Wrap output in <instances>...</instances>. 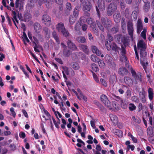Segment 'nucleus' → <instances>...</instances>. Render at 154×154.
<instances>
[{"label":"nucleus","instance_id":"obj_1","mask_svg":"<svg viewBox=\"0 0 154 154\" xmlns=\"http://www.w3.org/2000/svg\"><path fill=\"white\" fill-rule=\"evenodd\" d=\"M116 38L117 39L118 42L119 44H123L125 46H127L129 45V39L125 35H117L116 36Z\"/></svg>","mask_w":154,"mask_h":154},{"label":"nucleus","instance_id":"obj_2","mask_svg":"<svg viewBox=\"0 0 154 154\" xmlns=\"http://www.w3.org/2000/svg\"><path fill=\"white\" fill-rule=\"evenodd\" d=\"M130 71L132 77L134 79V82L135 84H137L138 82H142L143 80L142 76L140 72H138L137 73H136L132 67L130 68Z\"/></svg>","mask_w":154,"mask_h":154},{"label":"nucleus","instance_id":"obj_3","mask_svg":"<svg viewBox=\"0 0 154 154\" xmlns=\"http://www.w3.org/2000/svg\"><path fill=\"white\" fill-rule=\"evenodd\" d=\"M146 49H140V63L146 72V67L145 65L144 61H145V57L147 54L146 52Z\"/></svg>","mask_w":154,"mask_h":154},{"label":"nucleus","instance_id":"obj_4","mask_svg":"<svg viewBox=\"0 0 154 154\" xmlns=\"http://www.w3.org/2000/svg\"><path fill=\"white\" fill-rule=\"evenodd\" d=\"M105 44L107 49L108 51L112 49L113 51L116 52L118 51L120 49L115 43L113 42L112 44L111 42L109 41H106Z\"/></svg>","mask_w":154,"mask_h":154},{"label":"nucleus","instance_id":"obj_5","mask_svg":"<svg viewBox=\"0 0 154 154\" xmlns=\"http://www.w3.org/2000/svg\"><path fill=\"white\" fill-rule=\"evenodd\" d=\"M96 23L98 26L99 28L102 31H104V28L103 26L100 23L98 20H96V22H93L91 24L90 27L92 28V30L94 33H98V29L96 28Z\"/></svg>","mask_w":154,"mask_h":154},{"label":"nucleus","instance_id":"obj_6","mask_svg":"<svg viewBox=\"0 0 154 154\" xmlns=\"http://www.w3.org/2000/svg\"><path fill=\"white\" fill-rule=\"evenodd\" d=\"M117 6L116 4L111 3L108 6L106 9V15L110 16L116 11Z\"/></svg>","mask_w":154,"mask_h":154},{"label":"nucleus","instance_id":"obj_7","mask_svg":"<svg viewBox=\"0 0 154 154\" xmlns=\"http://www.w3.org/2000/svg\"><path fill=\"white\" fill-rule=\"evenodd\" d=\"M104 27L107 30H109L111 26V21L106 17H102L100 19Z\"/></svg>","mask_w":154,"mask_h":154},{"label":"nucleus","instance_id":"obj_8","mask_svg":"<svg viewBox=\"0 0 154 154\" xmlns=\"http://www.w3.org/2000/svg\"><path fill=\"white\" fill-rule=\"evenodd\" d=\"M127 29L129 35L132 38H133V32L134 31L133 27V23L131 21H129L127 23Z\"/></svg>","mask_w":154,"mask_h":154},{"label":"nucleus","instance_id":"obj_9","mask_svg":"<svg viewBox=\"0 0 154 154\" xmlns=\"http://www.w3.org/2000/svg\"><path fill=\"white\" fill-rule=\"evenodd\" d=\"M105 60L109 63V65L112 68H115L116 66V64L113 61V58L109 54H106L105 56Z\"/></svg>","mask_w":154,"mask_h":154},{"label":"nucleus","instance_id":"obj_10","mask_svg":"<svg viewBox=\"0 0 154 154\" xmlns=\"http://www.w3.org/2000/svg\"><path fill=\"white\" fill-rule=\"evenodd\" d=\"M100 98L102 102L106 106L108 107H110L111 103L106 95L102 94L101 95Z\"/></svg>","mask_w":154,"mask_h":154},{"label":"nucleus","instance_id":"obj_11","mask_svg":"<svg viewBox=\"0 0 154 154\" xmlns=\"http://www.w3.org/2000/svg\"><path fill=\"white\" fill-rule=\"evenodd\" d=\"M139 94L141 102L143 103H145L146 101V92L143 88H142L141 91L139 92Z\"/></svg>","mask_w":154,"mask_h":154},{"label":"nucleus","instance_id":"obj_12","mask_svg":"<svg viewBox=\"0 0 154 154\" xmlns=\"http://www.w3.org/2000/svg\"><path fill=\"white\" fill-rule=\"evenodd\" d=\"M68 48L73 51H78V48L76 45L70 40L68 39L67 42Z\"/></svg>","mask_w":154,"mask_h":154},{"label":"nucleus","instance_id":"obj_13","mask_svg":"<svg viewBox=\"0 0 154 154\" xmlns=\"http://www.w3.org/2000/svg\"><path fill=\"white\" fill-rule=\"evenodd\" d=\"M85 18L84 17H82L80 18V23H77L75 25L74 29L75 30L77 31H79L81 29V24L83 23L84 20Z\"/></svg>","mask_w":154,"mask_h":154},{"label":"nucleus","instance_id":"obj_14","mask_svg":"<svg viewBox=\"0 0 154 154\" xmlns=\"http://www.w3.org/2000/svg\"><path fill=\"white\" fill-rule=\"evenodd\" d=\"M91 48L92 51L93 53L96 54L97 56H101V57H103L104 55L101 54V51L99 50L97 47L95 46H91Z\"/></svg>","mask_w":154,"mask_h":154},{"label":"nucleus","instance_id":"obj_15","mask_svg":"<svg viewBox=\"0 0 154 154\" xmlns=\"http://www.w3.org/2000/svg\"><path fill=\"white\" fill-rule=\"evenodd\" d=\"M42 20L45 22V24L47 26H50L51 24V18L47 14L43 15Z\"/></svg>","mask_w":154,"mask_h":154},{"label":"nucleus","instance_id":"obj_16","mask_svg":"<svg viewBox=\"0 0 154 154\" xmlns=\"http://www.w3.org/2000/svg\"><path fill=\"white\" fill-rule=\"evenodd\" d=\"M24 2L21 0H16L15 2V8L21 11L23 8Z\"/></svg>","mask_w":154,"mask_h":154},{"label":"nucleus","instance_id":"obj_17","mask_svg":"<svg viewBox=\"0 0 154 154\" xmlns=\"http://www.w3.org/2000/svg\"><path fill=\"white\" fill-rule=\"evenodd\" d=\"M118 73L122 75H127L128 73V71L127 69L123 67L120 68L118 70Z\"/></svg>","mask_w":154,"mask_h":154},{"label":"nucleus","instance_id":"obj_18","mask_svg":"<svg viewBox=\"0 0 154 154\" xmlns=\"http://www.w3.org/2000/svg\"><path fill=\"white\" fill-rule=\"evenodd\" d=\"M98 5L99 9L101 11H103L105 8V3L104 0H98Z\"/></svg>","mask_w":154,"mask_h":154},{"label":"nucleus","instance_id":"obj_19","mask_svg":"<svg viewBox=\"0 0 154 154\" xmlns=\"http://www.w3.org/2000/svg\"><path fill=\"white\" fill-rule=\"evenodd\" d=\"M33 27L35 32L39 33L40 32L42 26L39 23L37 22L33 24Z\"/></svg>","mask_w":154,"mask_h":154},{"label":"nucleus","instance_id":"obj_20","mask_svg":"<svg viewBox=\"0 0 154 154\" xmlns=\"http://www.w3.org/2000/svg\"><path fill=\"white\" fill-rule=\"evenodd\" d=\"M143 28V26L141 20L138 19L137 23V32L140 33Z\"/></svg>","mask_w":154,"mask_h":154},{"label":"nucleus","instance_id":"obj_21","mask_svg":"<svg viewBox=\"0 0 154 154\" xmlns=\"http://www.w3.org/2000/svg\"><path fill=\"white\" fill-rule=\"evenodd\" d=\"M137 47L138 48L146 49V46L143 40H140L137 43Z\"/></svg>","mask_w":154,"mask_h":154},{"label":"nucleus","instance_id":"obj_22","mask_svg":"<svg viewBox=\"0 0 154 154\" xmlns=\"http://www.w3.org/2000/svg\"><path fill=\"white\" fill-rule=\"evenodd\" d=\"M42 29L45 37L49 38L50 37V30L46 27H44Z\"/></svg>","mask_w":154,"mask_h":154},{"label":"nucleus","instance_id":"obj_23","mask_svg":"<svg viewBox=\"0 0 154 154\" xmlns=\"http://www.w3.org/2000/svg\"><path fill=\"white\" fill-rule=\"evenodd\" d=\"M65 28L64 23L62 22L58 23L56 26V29L59 32H60Z\"/></svg>","mask_w":154,"mask_h":154},{"label":"nucleus","instance_id":"obj_24","mask_svg":"<svg viewBox=\"0 0 154 154\" xmlns=\"http://www.w3.org/2000/svg\"><path fill=\"white\" fill-rule=\"evenodd\" d=\"M150 8V3L149 2H144L143 6V10L145 12H148Z\"/></svg>","mask_w":154,"mask_h":154},{"label":"nucleus","instance_id":"obj_25","mask_svg":"<svg viewBox=\"0 0 154 154\" xmlns=\"http://www.w3.org/2000/svg\"><path fill=\"white\" fill-rule=\"evenodd\" d=\"M24 21L26 22H28L30 21L32 18V15L28 12H26L24 14Z\"/></svg>","mask_w":154,"mask_h":154},{"label":"nucleus","instance_id":"obj_26","mask_svg":"<svg viewBox=\"0 0 154 154\" xmlns=\"http://www.w3.org/2000/svg\"><path fill=\"white\" fill-rule=\"evenodd\" d=\"M91 7V4L90 2H88L83 6V10L84 11H90Z\"/></svg>","mask_w":154,"mask_h":154},{"label":"nucleus","instance_id":"obj_27","mask_svg":"<svg viewBox=\"0 0 154 154\" xmlns=\"http://www.w3.org/2000/svg\"><path fill=\"white\" fill-rule=\"evenodd\" d=\"M80 7L79 6H77L74 8L73 13V16L77 18L79 16V12L80 11Z\"/></svg>","mask_w":154,"mask_h":154},{"label":"nucleus","instance_id":"obj_28","mask_svg":"<svg viewBox=\"0 0 154 154\" xmlns=\"http://www.w3.org/2000/svg\"><path fill=\"white\" fill-rule=\"evenodd\" d=\"M109 32L112 33L113 34H116L117 33L119 30V28L117 25H115L112 28L109 29V30H107Z\"/></svg>","mask_w":154,"mask_h":154},{"label":"nucleus","instance_id":"obj_29","mask_svg":"<svg viewBox=\"0 0 154 154\" xmlns=\"http://www.w3.org/2000/svg\"><path fill=\"white\" fill-rule=\"evenodd\" d=\"M114 21L116 23H119L121 20V15L120 13H115L113 15Z\"/></svg>","mask_w":154,"mask_h":154},{"label":"nucleus","instance_id":"obj_30","mask_svg":"<svg viewBox=\"0 0 154 154\" xmlns=\"http://www.w3.org/2000/svg\"><path fill=\"white\" fill-rule=\"evenodd\" d=\"M148 91L149 99L150 100H152L154 96L153 90L151 88H148Z\"/></svg>","mask_w":154,"mask_h":154},{"label":"nucleus","instance_id":"obj_31","mask_svg":"<svg viewBox=\"0 0 154 154\" xmlns=\"http://www.w3.org/2000/svg\"><path fill=\"white\" fill-rule=\"evenodd\" d=\"M77 18L73 16L72 15H71L69 19V24L70 25H72L75 23Z\"/></svg>","mask_w":154,"mask_h":154},{"label":"nucleus","instance_id":"obj_32","mask_svg":"<svg viewBox=\"0 0 154 154\" xmlns=\"http://www.w3.org/2000/svg\"><path fill=\"white\" fill-rule=\"evenodd\" d=\"M76 39L79 43H84L86 41V39L85 37L82 36L78 37L76 38Z\"/></svg>","mask_w":154,"mask_h":154},{"label":"nucleus","instance_id":"obj_33","mask_svg":"<svg viewBox=\"0 0 154 154\" xmlns=\"http://www.w3.org/2000/svg\"><path fill=\"white\" fill-rule=\"evenodd\" d=\"M110 118L111 121L114 124H116L118 122V118L116 116L111 115L110 116Z\"/></svg>","mask_w":154,"mask_h":154},{"label":"nucleus","instance_id":"obj_34","mask_svg":"<svg viewBox=\"0 0 154 154\" xmlns=\"http://www.w3.org/2000/svg\"><path fill=\"white\" fill-rule=\"evenodd\" d=\"M77 91L79 94L81 98H82L85 101H87V97L83 95L80 89L79 88H77Z\"/></svg>","mask_w":154,"mask_h":154},{"label":"nucleus","instance_id":"obj_35","mask_svg":"<svg viewBox=\"0 0 154 154\" xmlns=\"http://www.w3.org/2000/svg\"><path fill=\"white\" fill-rule=\"evenodd\" d=\"M124 81L126 84L130 86L131 85L132 80L129 77L125 76L124 78Z\"/></svg>","mask_w":154,"mask_h":154},{"label":"nucleus","instance_id":"obj_36","mask_svg":"<svg viewBox=\"0 0 154 154\" xmlns=\"http://www.w3.org/2000/svg\"><path fill=\"white\" fill-rule=\"evenodd\" d=\"M60 32L63 35L66 37H68L70 35V34L69 33L68 31L66 28L61 31Z\"/></svg>","mask_w":154,"mask_h":154},{"label":"nucleus","instance_id":"obj_37","mask_svg":"<svg viewBox=\"0 0 154 154\" xmlns=\"http://www.w3.org/2000/svg\"><path fill=\"white\" fill-rule=\"evenodd\" d=\"M63 52L64 56L66 57H69L71 54L70 51L67 49H63Z\"/></svg>","mask_w":154,"mask_h":154},{"label":"nucleus","instance_id":"obj_38","mask_svg":"<svg viewBox=\"0 0 154 154\" xmlns=\"http://www.w3.org/2000/svg\"><path fill=\"white\" fill-rule=\"evenodd\" d=\"M79 47L81 50H82L84 52L86 53L88 51V49L87 46L84 45H79Z\"/></svg>","mask_w":154,"mask_h":154},{"label":"nucleus","instance_id":"obj_39","mask_svg":"<svg viewBox=\"0 0 154 154\" xmlns=\"http://www.w3.org/2000/svg\"><path fill=\"white\" fill-rule=\"evenodd\" d=\"M120 61L122 62H124L126 63H127L128 61L125 54L121 55L120 57Z\"/></svg>","mask_w":154,"mask_h":154},{"label":"nucleus","instance_id":"obj_40","mask_svg":"<svg viewBox=\"0 0 154 154\" xmlns=\"http://www.w3.org/2000/svg\"><path fill=\"white\" fill-rule=\"evenodd\" d=\"M136 106L133 104L130 103L129 104L128 109L130 111H132L136 109Z\"/></svg>","mask_w":154,"mask_h":154},{"label":"nucleus","instance_id":"obj_41","mask_svg":"<svg viewBox=\"0 0 154 154\" xmlns=\"http://www.w3.org/2000/svg\"><path fill=\"white\" fill-rule=\"evenodd\" d=\"M147 133L148 135L152 136L153 134V131L152 126H149L147 128Z\"/></svg>","mask_w":154,"mask_h":154},{"label":"nucleus","instance_id":"obj_42","mask_svg":"<svg viewBox=\"0 0 154 154\" xmlns=\"http://www.w3.org/2000/svg\"><path fill=\"white\" fill-rule=\"evenodd\" d=\"M91 59L93 62H97L99 59L97 56L93 54L91 56Z\"/></svg>","mask_w":154,"mask_h":154},{"label":"nucleus","instance_id":"obj_43","mask_svg":"<svg viewBox=\"0 0 154 154\" xmlns=\"http://www.w3.org/2000/svg\"><path fill=\"white\" fill-rule=\"evenodd\" d=\"M132 119L136 123L139 124L141 121V119L138 117H136L134 116L132 117Z\"/></svg>","mask_w":154,"mask_h":154},{"label":"nucleus","instance_id":"obj_44","mask_svg":"<svg viewBox=\"0 0 154 154\" xmlns=\"http://www.w3.org/2000/svg\"><path fill=\"white\" fill-rule=\"evenodd\" d=\"M91 67L93 70L96 72H97L99 70V69L97 65L94 63L91 64Z\"/></svg>","mask_w":154,"mask_h":154},{"label":"nucleus","instance_id":"obj_45","mask_svg":"<svg viewBox=\"0 0 154 154\" xmlns=\"http://www.w3.org/2000/svg\"><path fill=\"white\" fill-rule=\"evenodd\" d=\"M96 104L98 106L100 110L102 111H104L105 110V108L101 104L98 102L95 101Z\"/></svg>","mask_w":154,"mask_h":154},{"label":"nucleus","instance_id":"obj_46","mask_svg":"<svg viewBox=\"0 0 154 154\" xmlns=\"http://www.w3.org/2000/svg\"><path fill=\"white\" fill-rule=\"evenodd\" d=\"M128 104V103L127 102H124L123 100L121 101V106L123 109H126L127 107Z\"/></svg>","mask_w":154,"mask_h":154},{"label":"nucleus","instance_id":"obj_47","mask_svg":"<svg viewBox=\"0 0 154 154\" xmlns=\"http://www.w3.org/2000/svg\"><path fill=\"white\" fill-rule=\"evenodd\" d=\"M126 46H125L122 45H121V48H119V50L121 49V55L126 54Z\"/></svg>","mask_w":154,"mask_h":154},{"label":"nucleus","instance_id":"obj_48","mask_svg":"<svg viewBox=\"0 0 154 154\" xmlns=\"http://www.w3.org/2000/svg\"><path fill=\"white\" fill-rule=\"evenodd\" d=\"M72 67L74 70H77L79 69V66L77 63L75 62L72 64Z\"/></svg>","mask_w":154,"mask_h":154},{"label":"nucleus","instance_id":"obj_49","mask_svg":"<svg viewBox=\"0 0 154 154\" xmlns=\"http://www.w3.org/2000/svg\"><path fill=\"white\" fill-rule=\"evenodd\" d=\"M98 64L100 67H104L105 66V64L104 62L102 60H100L98 61Z\"/></svg>","mask_w":154,"mask_h":154},{"label":"nucleus","instance_id":"obj_50","mask_svg":"<svg viewBox=\"0 0 154 154\" xmlns=\"http://www.w3.org/2000/svg\"><path fill=\"white\" fill-rule=\"evenodd\" d=\"M113 131L115 135H117L119 137H120L119 134H117V133H119V134H122V132L121 131L116 129H114L113 130Z\"/></svg>","mask_w":154,"mask_h":154},{"label":"nucleus","instance_id":"obj_51","mask_svg":"<svg viewBox=\"0 0 154 154\" xmlns=\"http://www.w3.org/2000/svg\"><path fill=\"white\" fill-rule=\"evenodd\" d=\"M131 100L135 103H138L139 101L138 98L136 96H134L131 97Z\"/></svg>","mask_w":154,"mask_h":154},{"label":"nucleus","instance_id":"obj_52","mask_svg":"<svg viewBox=\"0 0 154 154\" xmlns=\"http://www.w3.org/2000/svg\"><path fill=\"white\" fill-rule=\"evenodd\" d=\"M6 18L8 22V24L10 26H12V23L11 21V20L9 16L8 15V14L7 13H6Z\"/></svg>","mask_w":154,"mask_h":154},{"label":"nucleus","instance_id":"obj_53","mask_svg":"<svg viewBox=\"0 0 154 154\" xmlns=\"http://www.w3.org/2000/svg\"><path fill=\"white\" fill-rule=\"evenodd\" d=\"M134 51H135V55H136V58L138 60H139V55H138V53H137V47H136V45H135L134 46Z\"/></svg>","mask_w":154,"mask_h":154},{"label":"nucleus","instance_id":"obj_54","mask_svg":"<svg viewBox=\"0 0 154 154\" xmlns=\"http://www.w3.org/2000/svg\"><path fill=\"white\" fill-rule=\"evenodd\" d=\"M125 14L126 18H128L130 16L129 10L128 8H126L125 12Z\"/></svg>","mask_w":154,"mask_h":154},{"label":"nucleus","instance_id":"obj_55","mask_svg":"<svg viewBox=\"0 0 154 154\" xmlns=\"http://www.w3.org/2000/svg\"><path fill=\"white\" fill-rule=\"evenodd\" d=\"M100 82L101 84L103 85L105 87H106L107 86V83L105 79H102V78L100 79Z\"/></svg>","mask_w":154,"mask_h":154},{"label":"nucleus","instance_id":"obj_56","mask_svg":"<svg viewBox=\"0 0 154 154\" xmlns=\"http://www.w3.org/2000/svg\"><path fill=\"white\" fill-rule=\"evenodd\" d=\"M92 72L93 74V77L94 78V79L96 82L97 83L99 82V80L98 79V78L97 77V75L95 74V73L94 72H93L92 71Z\"/></svg>","mask_w":154,"mask_h":154},{"label":"nucleus","instance_id":"obj_57","mask_svg":"<svg viewBox=\"0 0 154 154\" xmlns=\"http://www.w3.org/2000/svg\"><path fill=\"white\" fill-rule=\"evenodd\" d=\"M66 8L69 11H71L72 9V6L71 5L70 3L67 2L66 5Z\"/></svg>","mask_w":154,"mask_h":154},{"label":"nucleus","instance_id":"obj_58","mask_svg":"<svg viewBox=\"0 0 154 154\" xmlns=\"http://www.w3.org/2000/svg\"><path fill=\"white\" fill-rule=\"evenodd\" d=\"M63 69V71L67 75H68L69 74V71L68 70V68L67 67L65 66L62 67Z\"/></svg>","mask_w":154,"mask_h":154},{"label":"nucleus","instance_id":"obj_59","mask_svg":"<svg viewBox=\"0 0 154 154\" xmlns=\"http://www.w3.org/2000/svg\"><path fill=\"white\" fill-rule=\"evenodd\" d=\"M107 38L108 39H106V41H109L110 42H112L113 40V37L109 33L107 34Z\"/></svg>","mask_w":154,"mask_h":154},{"label":"nucleus","instance_id":"obj_60","mask_svg":"<svg viewBox=\"0 0 154 154\" xmlns=\"http://www.w3.org/2000/svg\"><path fill=\"white\" fill-rule=\"evenodd\" d=\"M10 111L11 112L12 114V116L14 118L15 117L16 113L15 111H14V108L13 107H11L10 108Z\"/></svg>","mask_w":154,"mask_h":154},{"label":"nucleus","instance_id":"obj_61","mask_svg":"<svg viewBox=\"0 0 154 154\" xmlns=\"http://www.w3.org/2000/svg\"><path fill=\"white\" fill-rule=\"evenodd\" d=\"M148 140L151 143H154V136H150L149 137Z\"/></svg>","mask_w":154,"mask_h":154},{"label":"nucleus","instance_id":"obj_62","mask_svg":"<svg viewBox=\"0 0 154 154\" xmlns=\"http://www.w3.org/2000/svg\"><path fill=\"white\" fill-rule=\"evenodd\" d=\"M86 20L87 23L89 24H91L93 22V19L90 17L87 18Z\"/></svg>","mask_w":154,"mask_h":154},{"label":"nucleus","instance_id":"obj_63","mask_svg":"<svg viewBox=\"0 0 154 154\" xmlns=\"http://www.w3.org/2000/svg\"><path fill=\"white\" fill-rule=\"evenodd\" d=\"M152 117L150 116L149 117V123L150 125L152 126V127L154 128V122H152Z\"/></svg>","mask_w":154,"mask_h":154},{"label":"nucleus","instance_id":"obj_64","mask_svg":"<svg viewBox=\"0 0 154 154\" xmlns=\"http://www.w3.org/2000/svg\"><path fill=\"white\" fill-rule=\"evenodd\" d=\"M126 95L128 97H130L131 95V92L130 90L128 89L127 90L126 92Z\"/></svg>","mask_w":154,"mask_h":154}]
</instances>
